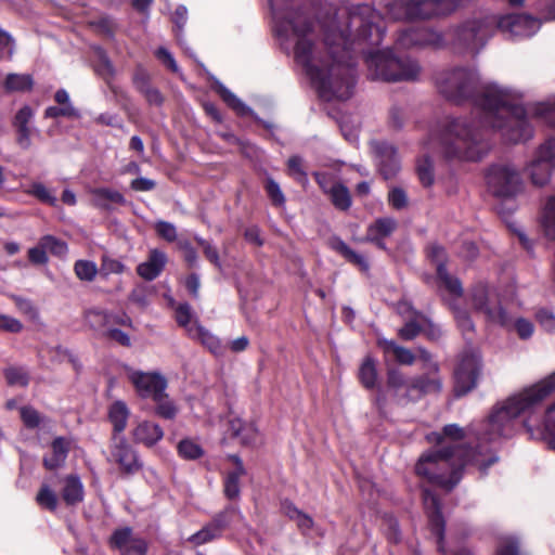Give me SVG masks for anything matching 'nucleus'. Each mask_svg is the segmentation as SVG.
<instances>
[{
	"label": "nucleus",
	"instance_id": "f257e3e1",
	"mask_svg": "<svg viewBox=\"0 0 555 555\" xmlns=\"http://www.w3.org/2000/svg\"><path fill=\"white\" fill-rule=\"evenodd\" d=\"M274 29L281 39L295 42V60L305 69L326 101L347 100L352 94L354 72L350 63L348 43L370 40L377 44L384 28L382 16L369 4L340 9L336 20L323 25L324 42L315 44L308 38L310 25L300 13L287 16L273 11Z\"/></svg>",
	"mask_w": 555,
	"mask_h": 555
},
{
	"label": "nucleus",
	"instance_id": "f03ea898",
	"mask_svg": "<svg viewBox=\"0 0 555 555\" xmlns=\"http://www.w3.org/2000/svg\"><path fill=\"white\" fill-rule=\"evenodd\" d=\"M524 415V426L531 439L543 440L555 450V372L496 404L489 417L476 430V449L444 448L423 454L415 472L428 481L448 490L461 479L457 469L448 476L446 470L460 462L474 465L481 473L498 461L488 443L513 434L514 420Z\"/></svg>",
	"mask_w": 555,
	"mask_h": 555
},
{
	"label": "nucleus",
	"instance_id": "7ed1b4c3",
	"mask_svg": "<svg viewBox=\"0 0 555 555\" xmlns=\"http://www.w3.org/2000/svg\"><path fill=\"white\" fill-rule=\"evenodd\" d=\"M524 94L515 89L490 83L480 99L478 121L456 119L448 125L437 143L448 158L478 160L488 152V128L498 130L508 142H520L532 137V127L520 105Z\"/></svg>",
	"mask_w": 555,
	"mask_h": 555
},
{
	"label": "nucleus",
	"instance_id": "20e7f679",
	"mask_svg": "<svg viewBox=\"0 0 555 555\" xmlns=\"http://www.w3.org/2000/svg\"><path fill=\"white\" fill-rule=\"evenodd\" d=\"M369 75L385 81L414 80L420 74L418 64L411 59H398L389 50H378L366 55Z\"/></svg>",
	"mask_w": 555,
	"mask_h": 555
},
{
	"label": "nucleus",
	"instance_id": "39448f33",
	"mask_svg": "<svg viewBox=\"0 0 555 555\" xmlns=\"http://www.w3.org/2000/svg\"><path fill=\"white\" fill-rule=\"evenodd\" d=\"M488 191L499 198H513L524 191L525 184L519 171L509 164H496L489 168Z\"/></svg>",
	"mask_w": 555,
	"mask_h": 555
},
{
	"label": "nucleus",
	"instance_id": "423d86ee",
	"mask_svg": "<svg viewBox=\"0 0 555 555\" xmlns=\"http://www.w3.org/2000/svg\"><path fill=\"white\" fill-rule=\"evenodd\" d=\"M387 385L398 398L406 401L418 399L424 393L438 392L441 389V382L438 377L421 376L406 379L397 370L388 372Z\"/></svg>",
	"mask_w": 555,
	"mask_h": 555
},
{
	"label": "nucleus",
	"instance_id": "0eeeda50",
	"mask_svg": "<svg viewBox=\"0 0 555 555\" xmlns=\"http://www.w3.org/2000/svg\"><path fill=\"white\" fill-rule=\"evenodd\" d=\"M436 82L441 94L459 102L472 94L477 83V75L469 69L456 68L439 74Z\"/></svg>",
	"mask_w": 555,
	"mask_h": 555
},
{
	"label": "nucleus",
	"instance_id": "6e6552de",
	"mask_svg": "<svg viewBox=\"0 0 555 555\" xmlns=\"http://www.w3.org/2000/svg\"><path fill=\"white\" fill-rule=\"evenodd\" d=\"M553 168H555V139H548L538 147L524 170L534 186L542 188L550 182Z\"/></svg>",
	"mask_w": 555,
	"mask_h": 555
},
{
	"label": "nucleus",
	"instance_id": "1a4fd4ad",
	"mask_svg": "<svg viewBox=\"0 0 555 555\" xmlns=\"http://www.w3.org/2000/svg\"><path fill=\"white\" fill-rule=\"evenodd\" d=\"M480 357L477 352H468L461 356L454 371V391L456 396H464L477 384L480 374Z\"/></svg>",
	"mask_w": 555,
	"mask_h": 555
},
{
	"label": "nucleus",
	"instance_id": "9d476101",
	"mask_svg": "<svg viewBox=\"0 0 555 555\" xmlns=\"http://www.w3.org/2000/svg\"><path fill=\"white\" fill-rule=\"evenodd\" d=\"M472 301L476 310L482 312L491 322L507 325L508 317L498 301L496 295L485 284H478L472 293Z\"/></svg>",
	"mask_w": 555,
	"mask_h": 555
},
{
	"label": "nucleus",
	"instance_id": "9b49d317",
	"mask_svg": "<svg viewBox=\"0 0 555 555\" xmlns=\"http://www.w3.org/2000/svg\"><path fill=\"white\" fill-rule=\"evenodd\" d=\"M128 378L133 384L137 392L143 398L158 400L167 388V380L158 373L131 371Z\"/></svg>",
	"mask_w": 555,
	"mask_h": 555
},
{
	"label": "nucleus",
	"instance_id": "f8f14e48",
	"mask_svg": "<svg viewBox=\"0 0 555 555\" xmlns=\"http://www.w3.org/2000/svg\"><path fill=\"white\" fill-rule=\"evenodd\" d=\"M109 460L127 474H132L140 468L135 452L122 435L113 437Z\"/></svg>",
	"mask_w": 555,
	"mask_h": 555
},
{
	"label": "nucleus",
	"instance_id": "ddd939ff",
	"mask_svg": "<svg viewBox=\"0 0 555 555\" xmlns=\"http://www.w3.org/2000/svg\"><path fill=\"white\" fill-rule=\"evenodd\" d=\"M498 26L515 37H530L540 28V22L528 15L503 16Z\"/></svg>",
	"mask_w": 555,
	"mask_h": 555
},
{
	"label": "nucleus",
	"instance_id": "4468645a",
	"mask_svg": "<svg viewBox=\"0 0 555 555\" xmlns=\"http://www.w3.org/2000/svg\"><path fill=\"white\" fill-rule=\"evenodd\" d=\"M112 545L121 555H145L146 544L140 538H134L130 528L116 530L111 538Z\"/></svg>",
	"mask_w": 555,
	"mask_h": 555
},
{
	"label": "nucleus",
	"instance_id": "2eb2a0df",
	"mask_svg": "<svg viewBox=\"0 0 555 555\" xmlns=\"http://www.w3.org/2000/svg\"><path fill=\"white\" fill-rule=\"evenodd\" d=\"M372 149L378 159L379 170L384 178L393 177L400 168L395 147L386 142H373Z\"/></svg>",
	"mask_w": 555,
	"mask_h": 555
},
{
	"label": "nucleus",
	"instance_id": "dca6fc26",
	"mask_svg": "<svg viewBox=\"0 0 555 555\" xmlns=\"http://www.w3.org/2000/svg\"><path fill=\"white\" fill-rule=\"evenodd\" d=\"M430 256L437 262V274L439 280L441 281V285L450 293V295L455 297H461L463 294V288L459 279L451 276L442 263V259L444 257V250L440 246H431L430 247Z\"/></svg>",
	"mask_w": 555,
	"mask_h": 555
},
{
	"label": "nucleus",
	"instance_id": "f3484780",
	"mask_svg": "<svg viewBox=\"0 0 555 555\" xmlns=\"http://www.w3.org/2000/svg\"><path fill=\"white\" fill-rule=\"evenodd\" d=\"M131 435L135 443L151 448L163 439L164 430L156 423L140 421L133 427Z\"/></svg>",
	"mask_w": 555,
	"mask_h": 555
},
{
	"label": "nucleus",
	"instance_id": "a211bd4d",
	"mask_svg": "<svg viewBox=\"0 0 555 555\" xmlns=\"http://www.w3.org/2000/svg\"><path fill=\"white\" fill-rule=\"evenodd\" d=\"M424 504L428 512L429 524H430L431 530L438 537L439 550L441 552H443L441 541L443 538L444 521L440 514L439 501L431 492L425 490L424 491Z\"/></svg>",
	"mask_w": 555,
	"mask_h": 555
},
{
	"label": "nucleus",
	"instance_id": "6ab92c4d",
	"mask_svg": "<svg viewBox=\"0 0 555 555\" xmlns=\"http://www.w3.org/2000/svg\"><path fill=\"white\" fill-rule=\"evenodd\" d=\"M34 117V112L29 106H23L15 115L13 125L16 128V142L23 150L31 146V127L29 122Z\"/></svg>",
	"mask_w": 555,
	"mask_h": 555
},
{
	"label": "nucleus",
	"instance_id": "aec40b11",
	"mask_svg": "<svg viewBox=\"0 0 555 555\" xmlns=\"http://www.w3.org/2000/svg\"><path fill=\"white\" fill-rule=\"evenodd\" d=\"M228 526V520L224 514L218 515L209 524L203 527L199 531L192 534L189 541L194 545H202L214 541L221 537L222 531Z\"/></svg>",
	"mask_w": 555,
	"mask_h": 555
},
{
	"label": "nucleus",
	"instance_id": "412c9836",
	"mask_svg": "<svg viewBox=\"0 0 555 555\" xmlns=\"http://www.w3.org/2000/svg\"><path fill=\"white\" fill-rule=\"evenodd\" d=\"M166 263L165 253L159 249H151L147 260L138 266L137 272L142 279L153 281L162 273Z\"/></svg>",
	"mask_w": 555,
	"mask_h": 555
},
{
	"label": "nucleus",
	"instance_id": "4be33fe9",
	"mask_svg": "<svg viewBox=\"0 0 555 555\" xmlns=\"http://www.w3.org/2000/svg\"><path fill=\"white\" fill-rule=\"evenodd\" d=\"M441 41L442 38L438 33L427 28L406 30L400 37V42L404 47L439 46Z\"/></svg>",
	"mask_w": 555,
	"mask_h": 555
},
{
	"label": "nucleus",
	"instance_id": "5701e85b",
	"mask_svg": "<svg viewBox=\"0 0 555 555\" xmlns=\"http://www.w3.org/2000/svg\"><path fill=\"white\" fill-rule=\"evenodd\" d=\"M229 460L234 464V469L229 472L224 479V494L233 500L240 496V479L246 474L241 459L237 455H230Z\"/></svg>",
	"mask_w": 555,
	"mask_h": 555
},
{
	"label": "nucleus",
	"instance_id": "b1692460",
	"mask_svg": "<svg viewBox=\"0 0 555 555\" xmlns=\"http://www.w3.org/2000/svg\"><path fill=\"white\" fill-rule=\"evenodd\" d=\"M189 336L198 340L210 352L215 354L222 353V345L220 339L198 322H195L194 327L189 328Z\"/></svg>",
	"mask_w": 555,
	"mask_h": 555
},
{
	"label": "nucleus",
	"instance_id": "393cba45",
	"mask_svg": "<svg viewBox=\"0 0 555 555\" xmlns=\"http://www.w3.org/2000/svg\"><path fill=\"white\" fill-rule=\"evenodd\" d=\"M63 482L62 499L67 505H76L83 500V486L78 476L69 475Z\"/></svg>",
	"mask_w": 555,
	"mask_h": 555
},
{
	"label": "nucleus",
	"instance_id": "a878e982",
	"mask_svg": "<svg viewBox=\"0 0 555 555\" xmlns=\"http://www.w3.org/2000/svg\"><path fill=\"white\" fill-rule=\"evenodd\" d=\"M397 229V221L393 218L384 217L375 220L367 228L366 240H384L392 234Z\"/></svg>",
	"mask_w": 555,
	"mask_h": 555
},
{
	"label": "nucleus",
	"instance_id": "bb28decb",
	"mask_svg": "<svg viewBox=\"0 0 555 555\" xmlns=\"http://www.w3.org/2000/svg\"><path fill=\"white\" fill-rule=\"evenodd\" d=\"M540 221L544 235L555 241V194L546 198L541 209Z\"/></svg>",
	"mask_w": 555,
	"mask_h": 555
},
{
	"label": "nucleus",
	"instance_id": "cd10ccee",
	"mask_svg": "<svg viewBox=\"0 0 555 555\" xmlns=\"http://www.w3.org/2000/svg\"><path fill=\"white\" fill-rule=\"evenodd\" d=\"M331 247L339 253L346 260L349 262L356 264L360 268L363 272L369 271V262L366 259L362 256L352 250L344 241H341L338 237H334L330 242Z\"/></svg>",
	"mask_w": 555,
	"mask_h": 555
},
{
	"label": "nucleus",
	"instance_id": "c85d7f7f",
	"mask_svg": "<svg viewBox=\"0 0 555 555\" xmlns=\"http://www.w3.org/2000/svg\"><path fill=\"white\" fill-rule=\"evenodd\" d=\"M233 435L240 438L241 443L254 444L258 439V429L253 423H244L240 418H234L230 423Z\"/></svg>",
	"mask_w": 555,
	"mask_h": 555
},
{
	"label": "nucleus",
	"instance_id": "c756f323",
	"mask_svg": "<svg viewBox=\"0 0 555 555\" xmlns=\"http://www.w3.org/2000/svg\"><path fill=\"white\" fill-rule=\"evenodd\" d=\"M130 411L124 401H115L108 410V417L116 436H120L127 427Z\"/></svg>",
	"mask_w": 555,
	"mask_h": 555
},
{
	"label": "nucleus",
	"instance_id": "7c9ffc66",
	"mask_svg": "<svg viewBox=\"0 0 555 555\" xmlns=\"http://www.w3.org/2000/svg\"><path fill=\"white\" fill-rule=\"evenodd\" d=\"M68 453V444L63 438H56L52 442V454L43 459L47 469H55L64 464Z\"/></svg>",
	"mask_w": 555,
	"mask_h": 555
},
{
	"label": "nucleus",
	"instance_id": "2f4dec72",
	"mask_svg": "<svg viewBox=\"0 0 555 555\" xmlns=\"http://www.w3.org/2000/svg\"><path fill=\"white\" fill-rule=\"evenodd\" d=\"M93 204L100 208H106L108 203L125 204V197L116 190L101 188L91 192Z\"/></svg>",
	"mask_w": 555,
	"mask_h": 555
},
{
	"label": "nucleus",
	"instance_id": "473e14b6",
	"mask_svg": "<svg viewBox=\"0 0 555 555\" xmlns=\"http://www.w3.org/2000/svg\"><path fill=\"white\" fill-rule=\"evenodd\" d=\"M464 437V431L457 425L451 424L443 428V431L431 433L427 436L429 442H436L437 444H447L448 441L455 442Z\"/></svg>",
	"mask_w": 555,
	"mask_h": 555
},
{
	"label": "nucleus",
	"instance_id": "72a5a7b5",
	"mask_svg": "<svg viewBox=\"0 0 555 555\" xmlns=\"http://www.w3.org/2000/svg\"><path fill=\"white\" fill-rule=\"evenodd\" d=\"M359 378L361 384L367 388L373 389L377 384V370L375 361L366 357L359 369Z\"/></svg>",
	"mask_w": 555,
	"mask_h": 555
},
{
	"label": "nucleus",
	"instance_id": "f704fd0d",
	"mask_svg": "<svg viewBox=\"0 0 555 555\" xmlns=\"http://www.w3.org/2000/svg\"><path fill=\"white\" fill-rule=\"evenodd\" d=\"M332 204L340 210H347L351 206V196L347 186L341 183L333 184L332 191L327 194Z\"/></svg>",
	"mask_w": 555,
	"mask_h": 555
},
{
	"label": "nucleus",
	"instance_id": "c9c22d12",
	"mask_svg": "<svg viewBox=\"0 0 555 555\" xmlns=\"http://www.w3.org/2000/svg\"><path fill=\"white\" fill-rule=\"evenodd\" d=\"M177 449H178V454L182 459L189 460V461L197 460L204 455V450L201 447V444L190 438L182 439L178 443Z\"/></svg>",
	"mask_w": 555,
	"mask_h": 555
},
{
	"label": "nucleus",
	"instance_id": "e433bc0d",
	"mask_svg": "<svg viewBox=\"0 0 555 555\" xmlns=\"http://www.w3.org/2000/svg\"><path fill=\"white\" fill-rule=\"evenodd\" d=\"M404 322V326L399 330V336L405 340H411L423 330L427 320L423 315H415V318L413 317Z\"/></svg>",
	"mask_w": 555,
	"mask_h": 555
},
{
	"label": "nucleus",
	"instance_id": "4c0bfd02",
	"mask_svg": "<svg viewBox=\"0 0 555 555\" xmlns=\"http://www.w3.org/2000/svg\"><path fill=\"white\" fill-rule=\"evenodd\" d=\"M36 502L42 508L55 511L59 499L55 491L49 485L43 483L36 495Z\"/></svg>",
	"mask_w": 555,
	"mask_h": 555
},
{
	"label": "nucleus",
	"instance_id": "58836bf2",
	"mask_svg": "<svg viewBox=\"0 0 555 555\" xmlns=\"http://www.w3.org/2000/svg\"><path fill=\"white\" fill-rule=\"evenodd\" d=\"M176 321L180 326L184 327L188 333L189 328L194 327L195 322H198L192 307L186 302L177 306Z\"/></svg>",
	"mask_w": 555,
	"mask_h": 555
},
{
	"label": "nucleus",
	"instance_id": "ea45409f",
	"mask_svg": "<svg viewBox=\"0 0 555 555\" xmlns=\"http://www.w3.org/2000/svg\"><path fill=\"white\" fill-rule=\"evenodd\" d=\"M4 86L8 91H27L31 89L33 79L29 75L10 74Z\"/></svg>",
	"mask_w": 555,
	"mask_h": 555
},
{
	"label": "nucleus",
	"instance_id": "a19ab883",
	"mask_svg": "<svg viewBox=\"0 0 555 555\" xmlns=\"http://www.w3.org/2000/svg\"><path fill=\"white\" fill-rule=\"evenodd\" d=\"M383 347H384L385 351H391L395 354L397 361L402 364L410 365L415 360V357L411 352V350H409L404 347L398 346L395 341L385 340V341H383Z\"/></svg>",
	"mask_w": 555,
	"mask_h": 555
},
{
	"label": "nucleus",
	"instance_id": "79ce46f5",
	"mask_svg": "<svg viewBox=\"0 0 555 555\" xmlns=\"http://www.w3.org/2000/svg\"><path fill=\"white\" fill-rule=\"evenodd\" d=\"M217 90L223 101L238 114L244 115L248 112V107L224 86L219 85Z\"/></svg>",
	"mask_w": 555,
	"mask_h": 555
},
{
	"label": "nucleus",
	"instance_id": "37998d69",
	"mask_svg": "<svg viewBox=\"0 0 555 555\" xmlns=\"http://www.w3.org/2000/svg\"><path fill=\"white\" fill-rule=\"evenodd\" d=\"M74 270L79 280L88 282L93 281L98 273L96 264L88 260L76 261Z\"/></svg>",
	"mask_w": 555,
	"mask_h": 555
},
{
	"label": "nucleus",
	"instance_id": "c03bdc74",
	"mask_svg": "<svg viewBox=\"0 0 555 555\" xmlns=\"http://www.w3.org/2000/svg\"><path fill=\"white\" fill-rule=\"evenodd\" d=\"M85 318L86 322L94 330H103L109 322V315L101 309H89Z\"/></svg>",
	"mask_w": 555,
	"mask_h": 555
},
{
	"label": "nucleus",
	"instance_id": "a18cd8bd",
	"mask_svg": "<svg viewBox=\"0 0 555 555\" xmlns=\"http://www.w3.org/2000/svg\"><path fill=\"white\" fill-rule=\"evenodd\" d=\"M416 170L424 186H430L434 183V167L428 157L421 158L417 162Z\"/></svg>",
	"mask_w": 555,
	"mask_h": 555
},
{
	"label": "nucleus",
	"instance_id": "49530a36",
	"mask_svg": "<svg viewBox=\"0 0 555 555\" xmlns=\"http://www.w3.org/2000/svg\"><path fill=\"white\" fill-rule=\"evenodd\" d=\"M42 246L46 247L47 251L57 256L64 257L67 254V244L52 235H46L42 237Z\"/></svg>",
	"mask_w": 555,
	"mask_h": 555
},
{
	"label": "nucleus",
	"instance_id": "de8ad7c7",
	"mask_svg": "<svg viewBox=\"0 0 555 555\" xmlns=\"http://www.w3.org/2000/svg\"><path fill=\"white\" fill-rule=\"evenodd\" d=\"M27 194H30L43 203H48L52 206L56 204V197L53 196L50 191L40 182H34L29 185V189L26 190Z\"/></svg>",
	"mask_w": 555,
	"mask_h": 555
},
{
	"label": "nucleus",
	"instance_id": "09e8293b",
	"mask_svg": "<svg viewBox=\"0 0 555 555\" xmlns=\"http://www.w3.org/2000/svg\"><path fill=\"white\" fill-rule=\"evenodd\" d=\"M157 405H156V414L159 415L160 417H164L166 420H172L176 417L177 415V408L176 405L167 399V396L165 393V391L163 392L162 395V398L158 399V400H154Z\"/></svg>",
	"mask_w": 555,
	"mask_h": 555
},
{
	"label": "nucleus",
	"instance_id": "8fccbe9b",
	"mask_svg": "<svg viewBox=\"0 0 555 555\" xmlns=\"http://www.w3.org/2000/svg\"><path fill=\"white\" fill-rule=\"evenodd\" d=\"M8 384L25 387L28 384V375L23 369L10 367L4 372Z\"/></svg>",
	"mask_w": 555,
	"mask_h": 555
},
{
	"label": "nucleus",
	"instance_id": "3c124183",
	"mask_svg": "<svg viewBox=\"0 0 555 555\" xmlns=\"http://www.w3.org/2000/svg\"><path fill=\"white\" fill-rule=\"evenodd\" d=\"M266 191L275 206L282 207L285 204V196L279 185L272 178L266 181Z\"/></svg>",
	"mask_w": 555,
	"mask_h": 555
},
{
	"label": "nucleus",
	"instance_id": "603ef678",
	"mask_svg": "<svg viewBox=\"0 0 555 555\" xmlns=\"http://www.w3.org/2000/svg\"><path fill=\"white\" fill-rule=\"evenodd\" d=\"M13 300L17 307V309L25 315H27L31 320H36L39 317L38 309L35 305L29 300L18 296H14Z\"/></svg>",
	"mask_w": 555,
	"mask_h": 555
},
{
	"label": "nucleus",
	"instance_id": "864d4df0",
	"mask_svg": "<svg viewBox=\"0 0 555 555\" xmlns=\"http://www.w3.org/2000/svg\"><path fill=\"white\" fill-rule=\"evenodd\" d=\"M155 229L157 234L164 240L168 242L177 240V229L172 223L159 220L155 223Z\"/></svg>",
	"mask_w": 555,
	"mask_h": 555
},
{
	"label": "nucleus",
	"instance_id": "5fc2aeb1",
	"mask_svg": "<svg viewBox=\"0 0 555 555\" xmlns=\"http://www.w3.org/2000/svg\"><path fill=\"white\" fill-rule=\"evenodd\" d=\"M289 173L299 182H307V175L302 169V159L299 156H293L288 159Z\"/></svg>",
	"mask_w": 555,
	"mask_h": 555
},
{
	"label": "nucleus",
	"instance_id": "6e6d98bb",
	"mask_svg": "<svg viewBox=\"0 0 555 555\" xmlns=\"http://www.w3.org/2000/svg\"><path fill=\"white\" fill-rule=\"evenodd\" d=\"M196 242L203 247L206 258L214 263L219 270L222 269L218 250L209 242L204 238L196 237Z\"/></svg>",
	"mask_w": 555,
	"mask_h": 555
},
{
	"label": "nucleus",
	"instance_id": "4d7b16f0",
	"mask_svg": "<svg viewBox=\"0 0 555 555\" xmlns=\"http://www.w3.org/2000/svg\"><path fill=\"white\" fill-rule=\"evenodd\" d=\"M21 418L24 424L29 428L39 426L41 417L39 413L31 406H23L20 410Z\"/></svg>",
	"mask_w": 555,
	"mask_h": 555
},
{
	"label": "nucleus",
	"instance_id": "13d9d810",
	"mask_svg": "<svg viewBox=\"0 0 555 555\" xmlns=\"http://www.w3.org/2000/svg\"><path fill=\"white\" fill-rule=\"evenodd\" d=\"M388 203L395 209H402L408 205V197L402 189L395 188L388 194Z\"/></svg>",
	"mask_w": 555,
	"mask_h": 555
},
{
	"label": "nucleus",
	"instance_id": "bf43d9fd",
	"mask_svg": "<svg viewBox=\"0 0 555 555\" xmlns=\"http://www.w3.org/2000/svg\"><path fill=\"white\" fill-rule=\"evenodd\" d=\"M44 115L49 118H56L60 116L76 117L78 116V112L72 104H68L62 108L50 106L46 109Z\"/></svg>",
	"mask_w": 555,
	"mask_h": 555
},
{
	"label": "nucleus",
	"instance_id": "052dcab7",
	"mask_svg": "<svg viewBox=\"0 0 555 555\" xmlns=\"http://www.w3.org/2000/svg\"><path fill=\"white\" fill-rule=\"evenodd\" d=\"M532 114L537 117L544 118L546 121L552 122L555 117V106L548 103H538L532 108Z\"/></svg>",
	"mask_w": 555,
	"mask_h": 555
},
{
	"label": "nucleus",
	"instance_id": "680f3d73",
	"mask_svg": "<svg viewBox=\"0 0 555 555\" xmlns=\"http://www.w3.org/2000/svg\"><path fill=\"white\" fill-rule=\"evenodd\" d=\"M0 330L10 333H20L23 330V324L15 318L0 314Z\"/></svg>",
	"mask_w": 555,
	"mask_h": 555
},
{
	"label": "nucleus",
	"instance_id": "e2e57ef3",
	"mask_svg": "<svg viewBox=\"0 0 555 555\" xmlns=\"http://www.w3.org/2000/svg\"><path fill=\"white\" fill-rule=\"evenodd\" d=\"M29 260L36 264H44L48 261L47 249L42 246V238L38 246L33 247L28 250Z\"/></svg>",
	"mask_w": 555,
	"mask_h": 555
},
{
	"label": "nucleus",
	"instance_id": "0e129e2a",
	"mask_svg": "<svg viewBox=\"0 0 555 555\" xmlns=\"http://www.w3.org/2000/svg\"><path fill=\"white\" fill-rule=\"evenodd\" d=\"M538 322L546 332H555V315L546 310H541L537 314Z\"/></svg>",
	"mask_w": 555,
	"mask_h": 555
},
{
	"label": "nucleus",
	"instance_id": "69168bd1",
	"mask_svg": "<svg viewBox=\"0 0 555 555\" xmlns=\"http://www.w3.org/2000/svg\"><path fill=\"white\" fill-rule=\"evenodd\" d=\"M515 330L521 339L530 338L534 331L533 324L522 318L516 320Z\"/></svg>",
	"mask_w": 555,
	"mask_h": 555
},
{
	"label": "nucleus",
	"instance_id": "338daca9",
	"mask_svg": "<svg viewBox=\"0 0 555 555\" xmlns=\"http://www.w3.org/2000/svg\"><path fill=\"white\" fill-rule=\"evenodd\" d=\"M13 52L14 41L12 37L8 33L0 30V59L3 57L4 53H7L10 59L12 57Z\"/></svg>",
	"mask_w": 555,
	"mask_h": 555
},
{
	"label": "nucleus",
	"instance_id": "774afa93",
	"mask_svg": "<svg viewBox=\"0 0 555 555\" xmlns=\"http://www.w3.org/2000/svg\"><path fill=\"white\" fill-rule=\"evenodd\" d=\"M495 555H519L516 542L513 539L502 540Z\"/></svg>",
	"mask_w": 555,
	"mask_h": 555
}]
</instances>
